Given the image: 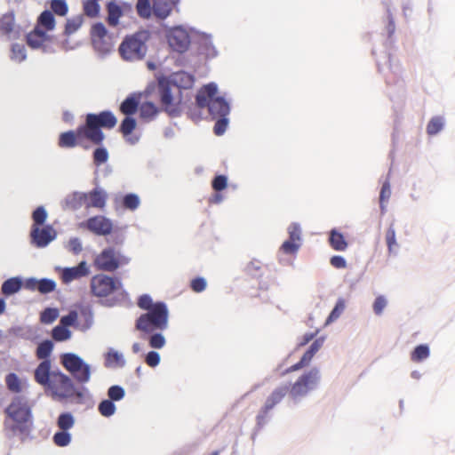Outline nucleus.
Here are the masks:
<instances>
[{"mask_svg": "<svg viewBox=\"0 0 455 455\" xmlns=\"http://www.w3.org/2000/svg\"><path fill=\"white\" fill-rule=\"evenodd\" d=\"M126 364V361L123 353L114 349L113 347L104 354V365L107 368L119 367L123 368Z\"/></svg>", "mask_w": 455, "mask_h": 455, "instance_id": "obj_28", "label": "nucleus"}, {"mask_svg": "<svg viewBox=\"0 0 455 455\" xmlns=\"http://www.w3.org/2000/svg\"><path fill=\"white\" fill-rule=\"evenodd\" d=\"M326 337L325 336H320L314 339V341L310 344V346L307 347V349L303 353L302 358L306 360L308 363H310L311 360L315 356V355L320 350V348L323 347Z\"/></svg>", "mask_w": 455, "mask_h": 455, "instance_id": "obj_41", "label": "nucleus"}, {"mask_svg": "<svg viewBox=\"0 0 455 455\" xmlns=\"http://www.w3.org/2000/svg\"><path fill=\"white\" fill-rule=\"evenodd\" d=\"M78 145H82L74 130H68L60 132L58 138V146L61 148H73Z\"/></svg>", "mask_w": 455, "mask_h": 455, "instance_id": "obj_32", "label": "nucleus"}, {"mask_svg": "<svg viewBox=\"0 0 455 455\" xmlns=\"http://www.w3.org/2000/svg\"><path fill=\"white\" fill-rule=\"evenodd\" d=\"M108 398L114 403L123 400L125 396V389L120 385H112L107 390Z\"/></svg>", "mask_w": 455, "mask_h": 455, "instance_id": "obj_59", "label": "nucleus"}, {"mask_svg": "<svg viewBox=\"0 0 455 455\" xmlns=\"http://www.w3.org/2000/svg\"><path fill=\"white\" fill-rule=\"evenodd\" d=\"M90 288L93 296L105 298L101 304L108 307L123 304L129 299V293L123 288V283L119 277L97 274L92 277Z\"/></svg>", "mask_w": 455, "mask_h": 455, "instance_id": "obj_5", "label": "nucleus"}, {"mask_svg": "<svg viewBox=\"0 0 455 455\" xmlns=\"http://www.w3.org/2000/svg\"><path fill=\"white\" fill-rule=\"evenodd\" d=\"M78 227L88 230L97 236H108L112 233L113 222L104 215H95L80 222Z\"/></svg>", "mask_w": 455, "mask_h": 455, "instance_id": "obj_15", "label": "nucleus"}, {"mask_svg": "<svg viewBox=\"0 0 455 455\" xmlns=\"http://www.w3.org/2000/svg\"><path fill=\"white\" fill-rule=\"evenodd\" d=\"M72 441L69 430L59 429L52 435V442L58 447H67Z\"/></svg>", "mask_w": 455, "mask_h": 455, "instance_id": "obj_46", "label": "nucleus"}, {"mask_svg": "<svg viewBox=\"0 0 455 455\" xmlns=\"http://www.w3.org/2000/svg\"><path fill=\"white\" fill-rule=\"evenodd\" d=\"M131 258L116 251L113 246L104 248L93 260V266L100 271L115 272L123 266L128 265Z\"/></svg>", "mask_w": 455, "mask_h": 455, "instance_id": "obj_10", "label": "nucleus"}, {"mask_svg": "<svg viewBox=\"0 0 455 455\" xmlns=\"http://www.w3.org/2000/svg\"><path fill=\"white\" fill-rule=\"evenodd\" d=\"M195 76L184 70L172 73L170 76L156 75V79L147 85L148 94H156V100L162 109L170 117H178L182 114V107L190 101L191 93H184L194 86Z\"/></svg>", "mask_w": 455, "mask_h": 455, "instance_id": "obj_1", "label": "nucleus"}, {"mask_svg": "<svg viewBox=\"0 0 455 455\" xmlns=\"http://www.w3.org/2000/svg\"><path fill=\"white\" fill-rule=\"evenodd\" d=\"M79 319V330L83 332L90 330L94 323V315L90 304L79 303L76 306Z\"/></svg>", "mask_w": 455, "mask_h": 455, "instance_id": "obj_19", "label": "nucleus"}, {"mask_svg": "<svg viewBox=\"0 0 455 455\" xmlns=\"http://www.w3.org/2000/svg\"><path fill=\"white\" fill-rule=\"evenodd\" d=\"M88 124L94 128L91 135L99 139L101 143L105 140L102 129L111 130L117 124V118L111 110H102L99 113H88Z\"/></svg>", "mask_w": 455, "mask_h": 455, "instance_id": "obj_12", "label": "nucleus"}, {"mask_svg": "<svg viewBox=\"0 0 455 455\" xmlns=\"http://www.w3.org/2000/svg\"><path fill=\"white\" fill-rule=\"evenodd\" d=\"M147 87L142 92H133L126 96L119 106V111L124 116H134L140 109L142 97L154 96L156 94H148Z\"/></svg>", "mask_w": 455, "mask_h": 455, "instance_id": "obj_16", "label": "nucleus"}, {"mask_svg": "<svg viewBox=\"0 0 455 455\" xmlns=\"http://www.w3.org/2000/svg\"><path fill=\"white\" fill-rule=\"evenodd\" d=\"M98 147L92 152V162L97 167L107 163L109 154L106 147L101 144H96Z\"/></svg>", "mask_w": 455, "mask_h": 455, "instance_id": "obj_45", "label": "nucleus"}, {"mask_svg": "<svg viewBox=\"0 0 455 455\" xmlns=\"http://www.w3.org/2000/svg\"><path fill=\"white\" fill-rule=\"evenodd\" d=\"M87 198L85 201L86 208H99L103 209L106 206L108 193L105 189L99 187L96 183V187L90 192L86 193Z\"/></svg>", "mask_w": 455, "mask_h": 455, "instance_id": "obj_22", "label": "nucleus"}, {"mask_svg": "<svg viewBox=\"0 0 455 455\" xmlns=\"http://www.w3.org/2000/svg\"><path fill=\"white\" fill-rule=\"evenodd\" d=\"M51 334L55 341L63 342L71 339L72 331L67 326L59 323L52 329Z\"/></svg>", "mask_w": 455, "mask_h": 455, "instance_id": "obj_44", "label": "nucleus"}, {"mask_svg": "<svg viewBox=\"0 0 455 455\" xmlns=\"http://www.w3.org/2000/svg\"><path fill=\"white\" fill-rule=\"evenodd\" d=\"M9 333L11 335L20 337L25 339H30L35 333L34 330L31 327H21L19 325L12 326L9 329Z\"/></svg>", "mask_w": 455, "mask_h": 455, "instance_id": "obj_62", "label": "nucleus"}, {"mask_svg": "<svg viewBox=\"0 0 455 455\" xmlns=\"http://www.w3.org/2000/svg\"><path fill=\"white\" fill-rule=\"evenodd\" d=\"M289 392V385L283 384L275 388L272 393L267 397L264 403L267 408L273 410L278 403L282 402L284 396Z\"/></svg>", "mask_w": 455, "mask_h": 455, "instance_id": "obj_29", "label": "nucleus"}, {"mask_svg": "<svg viewBox=\"0 0 455 455\" xmlns=\"http://www.w3.org/2000/svg\"><path fill=\"white\" fill-rule=\"evenodd\" d=\"M44 30L37 25L26 35V43L33 50H38L43 46L44 37Z\"/></svg>", "mask_w": 455, "mask_h": 455, "instance_id": "obj_30", "label": "nucleus"}, {"mask_svg": "<svg viewBox=\"0 0 455 455\" xmlns=\"http://www.w3.org/2000/svg\"><path fill=\"white\" fill-rule=\"evenodd\" d=\"M6 419H4V432L7 439L15 435L21 436V440L30 432L32 424V411L26 397L16 395L11 403L4 409Z\"/></svg>", "mask_w": 455, "mask_h": 455, "instance_id": "obj_3", "label": "nucleus"}, {"mask_svg": "<svg viewBox=\"0 0 455 455\" xmlns=\"http://www.w3.org/2000/svg\"><path fill=\"white\" fill-rule=\"evenodd\" d=\"M60 363L71 377L81 386L89 382L92 376V367L77 354L68 352L60 355Z\"/></svg>", "mask_w": 455, "mask_h": 455, "instance_id": "obj_9", "label": "nucleus"}, {"mask_svg": "<svg viewBox=\"0 0 455 455\" xmlns=\"http://www.w3.org/2000/svg\"><path fill=\"white\" fill-rule=\"evenodd\" d=\"M302 243L294 240L286 239L281 245L280 251L287 255H295L299 251Z\"/></svg>", "mask_w": 455, "mask_h": 455, "instance_id": "obj_60", "label": "nucleus"}, {"mask_svg": "<svg viewBox=\"0 0 455 455\" xmlns=\"http://www.w3.org/2000/svg\"><path fill=\"white\" fill-rule=\"evenodd\" d=\"M83 12L88 18L95 19L100 15V4L96 1L84 0Z\"/></svg>", "mask_w": 455, "mask_h": 455, "instance_id": "obj_50", "label": "nucleus"}, {"mask_svg": "<svg viewBox=\"0 0 455 455\" xmlns=\"http://www.w3.org/2000/svg\"><path fill=\"white\" fill-rule=\"evenodd\" d=\"M191 99L192 97L190 96V101H188L186 105H183L182 111L187 109V114L190 119L193 121H199L202 118L201 109L203 108H199L196 104V101L193 103Z\"/></svg>", "mask_w": 455, "mask_h": 455, "instance_id": "obj_58", "label": "nucleus"}, {"mask_svg": "<svg viewBox=\"0 0 455 455\" xmlns=\"http://www.w3.org/2000/svg\"><path fill=\"white\" fill-rule=\"evenodd\" d=\"M197 51L200 55H204L205 59L216 58L219 54L218 50L214 46L212 35L207 33H201L200 37L196 41Z\"/></svg>", "mask_w": 455, "mask_h": 455, "instance_id": "obj_21", "label": "nucleus"}, {"mask_svg": "<svg viewBox=\"0 0 455 455\" xmlns=\"http://www.w3.org/2000/svg\"><path fill=\"white\" fill-rule=\"evenodd\" d=\"M321 379L320 371L317 367H312L309 371L301 374L298 379L289 385V395L291 398L297 402L298 398L306 396L309 391L314 390L319 384Z\"/></svg>", "mask_w": 455, "mask_h": 455, "instance_id": "obj_11", "label": "nucleus"}, {"mask_svg": "<svg viewBox=\"0 0 455 455\" xmlns=\"http://www.w3.org/2000/svg\"><path fill=\"white\" fill-rule=\"evenodd\" d=\"M169 309L164 301L157 300L148 311L135 320V329L140 332L164 331L168 328Z\"/></svg>", "mask_w": 455, "mask_h": 455, "instance_id": "obj_7", "label": "nucleus"}, {"mask_svg": "<svg viewBox=\"0 0 455 455\" xmlns=\"http://www.w3.org/2000/svg\"><path fill=\"white\" fill-rule=\"evenodd\" d=\"M7 388L14 393H20L22 390L21 382L15 372H9L5 377Z\"/></svg>", "mask_w": 455, "mask_h": 455, "instance_id": "obj_57", "label": "nucleus"}, {"mask_svg": "<svg viewBox=\"0 0 455 455\" xmlns=\"http://www.w3.org/2000/svg\"><path fill=\"white\" fill-rule=\"evenodd\" d=\"M60 323L67 328L73 327L79 330L78 311L76 309L69 310L67 315L60 317Z\"/></svg>", "mask_w": 455, "mask_h": 455, "instance_id": "obj_49", "label": "nucleus"}, {"mask_svg": "<svg viewBox=\"0 0 455 455\" xmlns=\"http://www.w3.org/2000/svg\"><path fill=\"white\" fill-rule=\"evenodd\" d=\"M245 273L252 278H259L263 275L261 263L258 260L249 262L245 267Z\"/></svg>", "mask_w": 455, "mask_h": 455, "instance_id": "obj_64", "label": "nucleus"}, {"mask_svg": "<svg viewBox=\"0 0 455 455\" xmlns=\"http://www.w3.org/2000/svg\"><path fill=\"white\" fill-rule=\"evenodd\" d=\"M50 7L53 14L66 16L68 12V5L66 0H51Z\"/></svg>", "mask_w": 455, "mask_h": 455, "instance_id": "obj_61", "label": "nucleus"}, {"mask_svg": "<svg viewBox=\"0 0 455 455\" xmlns=\"http://www.w3.org/2000/svg\"><path fill=\"white\" fill-rule=\"evenodd\" d=\"M162 331H151L150 332H141V337L148 341L151 348L161 349L166 344V339Z\"/></svg>", "mask_w": 455, "mask_h": 455, "instance_id": "obj_31", "label": "nucleus"}, {"mask_svg": "<svg viewBox=\"0 0 455 455\" xmlns=\"http://www.w3.org/2000/svg\"><path fill=\"white\" fill-rule=\"evenodd\" d=\"M25 285V279L21 276H12L4 280L1 285V292L4 298L18 293Z\"/></svg>", "mask_w": 455, "mask_h": 455, "instance_id": "obj_23", "label": "nucleus"}, {"mask_svg": "<svg viewBox=\"0 0 455 455\" xmlns=\"http://www.w3.org/2000/svg\"><path fill=\"white\" fill-rule=\"evenodd\" d=\"M15 15L12 11L4 14L0 19V31L4 35H9L13 30Z\"/></svg>", "mask_w": 455, "mask_h": 455, "instance_id": "obj_47", "label": "nucleus"}, {"mask_svg": "<svg viewBox=\"0 0 455 455\" xmlns=\"http://www.w3.org/2000/svg\"><path fill=\"white\" fill-rule=\"evenodd\" d=\"M163 28H167V26L165 25ZM166 38L170 47L179 53L186 52L191 44L189 34L180 25L173 28H168L166 31Z\"/></svg>", "mask_w": 455, "mask_h": 455, "instance_id": "obj_14", "label": "nucleus"}, {"mask_svg": "<svg viewBox=\"0 0 455 455\" xmlns=\"http://www.w3.org/2000/svg\"><path fill=\"white\" fill-rule=\"evenodd\" d=\"M270 409L267 408V406L263 405L259 411L256 416V427L255 430L251 435V439L254 440L257 435V432L263 428L270 420L271 415L269 414Z\"/></svg>", "mask_w": 455, "mask_h": 455, "instance_id": "obj_36", "label": "nucleus"}, {"mask_svg": "<svg viewBox=\"0 0 455 455\" xmlns=\"http://www.w3.org/2000/svg\"><path fill=\"white\" fill-rule=\"evenodd\" d=\"M218 92V84L210 82L203 85L195 96L197 106L207 108L212 118L230 113V102L224 96L217 95Z\"/></svg>", "mask_w": 455, "mask_h": 455, "instance_id": "obj_6", "label": "nucleus"}, {"mask_svg": "<svg viewBox=\"0 0 455 455\" xmlns=\"http://www.w3.org/2000/svg\"><path fill=\"white\" fill-rule=\"evenodd\" d=\"M54 348V343L49 339L41 340L36 349V356L41 361L51 360V355Z\"/></svg>", "mask_w": 455, "mask_h": 455, "instance_id": "obj_33", "label": "nucleus"}, {"mask_svg": "<svg viewBox=\"0 0 455 455\" xmlns=\"http://www.w3.org/2000/svg\"><path fill=\"white\" fill-rule=\"evenodd\" d=\"M58 233L52 224L31 226L29 231L30 244L36 248L47 247L57 238Z\"/></svg>", "mask_w": 455, "mask_h": 455, "instance_id": "obj_13", "label": "nucleus"}, {"mask_svg": "<svg viewBox=\"0 0 455 455\" xmlns=\"http://www.w3.org/2000/svg\"><path fill=\"white\" fill-rule=\"evenodd\" d=\"M48 218V212L44 206L40 205L37 206L31 214V219L33 223L31 226H44L46 225V220Z\"/></svg>", "mask_w": 455, "mask_h": 455, "instance_id": "obj_54", "label": "nucleus"}, {"mask_svg": "<svg viewBox=\"0 0 455 455\" xmlns=\"http://www.w3.org/2000/svg\"><path fill=\"white\" fill-rule=\"evenodd\" d=\"M60 316V311L57 307H46L39 315V321L43 324L50 325L53 323Z\"/></svg>", "mask_w": 455, "mask_h": 455, "instance_id": "obj_40", "label": "nucleus"}, {"mask_svg": "<svg viewBox=\"0 0 455 455\" xmlns=\"http://www.w3.org/2000/svg\"><path fill=\"white\" fill-rule=\"evenodd\" d=\"M107 23L115 28L119 24L120 18L124 15V11L116 0H110L106 4Z\"/></svg>", "mask_w": 455, "mask_h": 455, "instance_id": "obj_25", "label": "nucleus"}, {"mask_svg": "<svg viewBox=\"0 0 455 455\" xmlns=\"http://www.w3.org/2000/svg\"><path fill=\"white\" fill-rule=\"evenodd\" d=\"M212 188L216 192H221L228 188V178L225 174H216L212 180Z\"/></svg>", "mask_w": 455, "mask_h": 455, "instance_id": "obj_63", "label": "nucleus"}, {"mask_svg": "<svg viewBox=\"0 0 455 455\" xmlns=\"http://www.w3.org/2000/svg\"><path fill=\"white\" fill-rule=\"evenodd\" d=\"M386 59H387L386 62L388 64V68L394 76V79H391L389 76L386 77L385 80H386L387 85L389 86L392 84H394L395 86L398 87L399 92L403 91V81L401 78L402 68H401V65H400L399 61L395 60L390 52H386Z\"/></svg>", "mask_w": 455, "mask_h": 455, "instance_id": "obj_20", "label": "nucleus"}, {"mask_svg": "<svg viewBox=\"0 0 455 455\" xmlns=\"http://www.w3.org/2000/svg\"><path fill=\"white\" fill-rule=\"evenodd\" d=\"M445 125V119L442 116H433L427 124V133L429 136L437 135L441 132Z\"/></svg>", "mask_w": 455, "mask_h": 455, "instance_id": "obj_37", "label": "nucleus"}, {"mask_svg": "<svg viewBox=\"0 0 455 455\" xmlns=\"http://www.w3.org/2000/svg\"><path fill=\"white\" fill-rule=\"evenodd\" d=\"M94 128H92L89 124H88V115L86 114L85 116V122L84 124H80L76 130L75 131L76 132V134L77 135L78 139H79V141L82 142V140L86 138L88 139L90 141H92L93 144H101V141L97 139L96 137H92L91 134L92 132H94Z\"/></svg>", "mask_w": 455, "mask_h": 455, "instance_id": "obj_34", "label": "nucleus"}, {"mask_svg": "<svg viewBox=\"0 0 455 455\" xmlns=\"http://www.w3.org/2000/svg\"><path fill=\"white\" fill-rule=\"evenodd\" d=\"M116 202L124 209L131 212L136 211L140 205V197L133 192L126 193L118 198Z\"/></svg>", "mask_w": 455, "mask_h": 455, "instance_id": "obj_27", "label": "nucleus"}, {"mask_svg": "<svg viewBox=\"0 0 455 455\" xmlns=\"http://www.w3.org/2000/svg\"><path fill=\"white\" fill-rule=\"evenodd\" d=\"M180 0H137L135 9L140 18L164 21L174 9L178 10Z\"/></svg>", "mask_w": 455, "mask_h": 455, "instance_id": "obj_8", "label": "nucleus"}, {"mask_svg": "<svg viewBox=\"0 0 455 455\" xmlns=\"http://www.w3.org/2000/svg\"><path fill=\"white\" fill-rule=\"evenodd\" d=\"M98 411L105 418H110L116 411V403L109 398L102 399L98 404Z\"/></svg>", "mask_w": 455, "mask_h": 455, "instance_id": "obj_48", "label": "nucleus"}, {"mask_svg": "<svg viewBox=\"0 0 455 455\" xmlns=\"http://www.w3.org/2000/svg\"><path fill=\"white\" fill-rule=\"evenodd\" d=\"M215 121L214 126H213V132L217 136L223 135L229 124V118L228 115H222L216 118H212Z\"/></svg>", "mask_w": 455, "mask_h": 455, "instance_id": "obj_56", "label": "nucleus"}, {"mask_svg": "<svg viewBox=\"0 0 455 455\" xmlns=\"http://www.w3.org/2000/svg\"><path fill=\"white\" fill-rule=\"evenodd\" d=\"M385 238L388 253L396 256L398 254L399 244L396 241L395 229L393 223L387 229Z\"/></svg>", "mask_w": 455, "mask_h": 455, "instance_id": "obj_39", "label": "nucleus"}, {"mask_svg": "<svg viewBox=\"0 0 455 455\" xmlns=\"http://www.w3.org/2000/svg\"><path fill=\"white\" fill-rule=\"evenodd\" d=\"M35 381L50 392L53 399L58 401H71L77 404L84 403L90 396V391L85 386L76 387L68 375L60 369L52 370L51 360L41 361L34 371Z\"/></svg>", "mask_w": 455, "mask_h": 455, "instance_id": "obj_2", "label": "nucleus"}, {"mask_svg": "<svg viewBox=\"0 0 455 455\" xmlns=\"http://www.w3.org/2000/svg\"><path fill=\"white\" fill-rule=\"evenodd\" d=\"M329 243L333 250L338 251H345L347 247V243L343 234L336 228H332L330 232Z\"/></svg>", "mask_w": 455, "mask_h": 455, "instance_id": "obj_35", "label": "nucleus"}, {"mask_svg": "<svg viewBox=\"0 0 455 455\" xmlns=\"http://www.w3.org/2000/svg\"><path fill=\"white\" fill-rule=\"evenodd\" d=\"M430 355V348L427 344H419L411 352V359L415 363H419Z\"/></svg>", "mask_w": 455, "mask_h": 455, "instance_id": "obj_42", "label": "nucleus"}, {"mask_svg": "<svg viewBox=\"0 0 455 455\" xmlns=\"http://www.w3.org/2000/svg\"><path fill=\"white\" fill-rule=\"evenodd\" d=\"M158 26L148 25L147 28H140L133 34L127 35L121 42L118 51L124 60H141L148 52L147 42L151 38L152 34L159 35L162 28L165 27L164 21H156Z\"/></svg>", "mask_w": 455, "mask_h": 455, "instance_id": "obj_4", "label": "nucleus"}, {"mask_svg": "<svg viewBox=\"0 0 455 455\" xmlns=\"http://www.w3.org/2000/svg\"><path fill=\"white\" fill-rule=\"evenodd\" d=\"M10 58L12 60L19 63L24 61L27 59V50L25 45L19 43L12 44Z\"/></svg>", "mask_w": 455, "mask_h": 455, "instance_id": "obj_51", "label": "nucleus"}, {"mask_svg": "<svg viewBox=\"0 0 455 455\" xmlns=\"http://www.w3.org/2000/svg\"><path fill=\"white\" fill-rule=\"evenodd\" d=\"M136 127L137 120L133 116H124L118 127L119 132L125 141L131 145H135L140 140V136L132 134Z\"/></svg>", "mask_w": 455, "mask_h": 455, "instance_id": "obj_18", "label": "nucleus"}, {"mask_svg": "<svg viewBox=\"0 0 455 455\" xmlns=\"http://www.w3.org/2000/svg\"><path fill=\"white\" fill-rule=\"evenodd\" d=\"M37 26L44 27L46 30H53L56 26L54 14L50 10H44L37 18Z\"/></svg>", "mask_w": 455, "mask_h": 455, "instance_id": "obj_38", "label": "nucleus"}, {"mask_svg": "<svg viewBox=\"0 0 455 455\" xmlns=\"http://www.w3.org/2000/svg\"><path fill=\"white\" fill-rule=\"evenodd\" d=\"M75 422V417L70 411H63L59 414L56 425L59 429L69 430L74 427Z\"/></svg>", "mask_w": 455, "mask_h": 455, "instance_id": "obj_43", "label": "nucleus"}, {"mask_svg": "<svg viewBox=\"0 0 455 455\" xmlns=\"http://www.w3.org/2000/svg\"><path fill=\"white\" fill-rule=\"evenodd\" d=\"M86 198V192L74 191L65 197L63 202V208L71 211H77L84 204L85 205Z\"/></svg>", "mask_w": 455, "mask_h": 455, "instance_id": "obj_26", "label": "nucleus"}, {"mask_svg": "<svg viewBox=\"0 0 455 455\" xmlns=\"http://www.w3.org/2000/svg\"><path fill=\"white\" fill-rule=\"evenodd\" d=\"M57 288V283L52 278L28 277L25 278L24 289L31 291H38L42 295L53 292Z\"/></svg>", "mask_w": 455, "mask_h": 455, "instance_id": "obj_17", "label": "nucleus"}, {"mask_svg": "<svg viewBox=\"0 0 455 455\" xmlns=\"http://www.w3.org/2000/svg\"><path fill=\"white\" fill-rule=\"evenodd\" d=\"M161 111H164L161 106L157 107L155 102L145 100L140 106L139 116L144 123H149L155 120Z\"/></svg>", "mask_w": 455, "mask_h": 455, "instance_id": "obj_24", "label": "nucleus"}, {"mask_svg": "<svg viewBox=\"0 0 455 455\" xmlns=\"http://www.w3.org/2000/svg\"><path fill=\"white\" fill-rule=\"evenodd\" d=\"M83 22L84 17L81 14L71 19H68L64 28V35L70 36L74 34L81 28Z\"/></svg>", "mask_w": 455, "mask_h": 455, "instance_id": "obj_52", "label": "nucleus"}, {"mask_svg": "<svg viewBox=\"0 0 455 455\" xmlns=\"http://www.w3.org/2000/svg\"><path fill=\"white\" fill-rule=\"evenodd\" d=\"M92 43L95 51L100 54L105 55L111 52L112 44L108 36L93 39L92 40Z\"/></svg>", "mask_w": 455, "mask_h": 455, "instance_id": "obj_55", "label": "nucleus"}, {"mask_svg": "<svg viewBox=\"0 0 455 455\" xmlns=\"http://www.w3.org/2000/svg\"><path fill=\"white\" fill-rule=\"evenodd\" d=\"M345 307V300L342 298H339L325 320V325H328L336 321L340 316Z\"/></svg>", "mask_w": 455, "mask_h": 455, "instance_id": "obj_53", "label": "nucleus"}]
</instances>
